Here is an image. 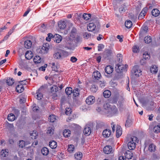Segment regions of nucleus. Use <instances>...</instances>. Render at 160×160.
<instances>
[{
	"mask_svg": "<svg viewBox=\"0 0 160 160\" xmlns=\"http://www.w3.org/2000/svg\"><path fill=\"white\" fill-rule=\"evenodd\" d=\"M138 140L137 137L133 136L130 139L128 144V147L130 150H132L136 147V143L138 142Z\"/></svg>",
	"mask_w": 160,
	"mask_h": 160,
	"instance_id": "1",
	"label": "nucleus"
},
{
	"mask_svg": "<svg viewBox=\"0 0 160 160\" xmlns=\"http://www.w3.org/2000/svg\"><path fill=\"white\" fill-rule=\"evenodd\" d=\"M49 48L48 43L44 44L42 47H39L37 49V52L40 54H45L47 53Z\"/></svg>",
	"mask_w": 160,
	"mask_h": 160,
	"instance_id": "2",
	"label": "nucleus"
},
{
	"mask_svg": "<svg viewBox=\"0 0 160 160\" xmlns=\"http://www.w3.org/2000/svg\"><path fill=\"white\" fill-rule=\"evenodd\" d=\"M75 39L74 37H70L67 40L66 43L69 49H72L74 48L75 44Z\"/></svg>",
	"mask_w": 160,
	"mask_h": 160,
	"instance_id": "3",
	"label": "nucleus"
},
{
	"mask_svg": "<svg viewBox=\"0 0 160 160\" xmlns=\"http://www.w3.org/2000/svg\"><path fill=\"white\" fill-rule=\"evenodd\" d=\"M107 107V109H105L106 112L112 115H114L118 113V108L115 106L110 107L109 105H106Z\"/></svg>",
	"mask_w": 160,
	"mask_h": 160,
	"instance_id": "4",
	"label": "nucleus"
},
{
	"mask_svg": "<svg viewBox=\"0 0 160 160\" xmlns=\"http://www.w3.org/2000/svg\"><path fill=\"white\" fill-rule=\"evenodd\" d=\"M141 72L138 65L134 66L131 71L132 74L136 77H139L141 75Z\"/></svg>",
	"mask_w": 160,
	"mask_h": 160,
	"instance_id": "5",
	"label": "nucleus"
},
{
	"mask_svg": "<svg viewBox=\"0 0 160 160\" xmlns=\"http://www.w3.org/2000/svg\"><path fill=\"white\" fill-rule=\"evenodd\" d=\"M54 58L56 59H61L63 58V51L58 50L55 52L53 55Z\"/></svg>",
	"mask_w": 160,
	"mask_h": 160,
	"instance_id": "6",
	"label": "nucleus"
},
{
	"mask_svg": "<svg viewBox=\"0 0 160 160\" xmlns=\"http://www.w3.org/2000/svg\"><path fill=\"white\" fill-rule=\"evenodd\" d=\"M118 100V106L120 111H122L124 108V106L125 102L124 99L122 97L120 96L119 97Z\"/></svg>",
	"mask_w": 160,
	"mask_h": 160,
	"instance_id": "7",
	"label": "nucleus"
},
{
	"mask_svg": "<svg viewBox=\"0 0 160 160\" xmlns=\"http://www.w3.org/2000/svg\"><path fill=\"white\" fill-rule=\"evenodd\" d=\"M116 72L118 73H120L123 71H125L126 68V66H124L121 63L117 64L115 67Z\"/></svg>",
	"mask_w": 160,
	"mask_h": 160,
	"instance_id": "8",
	"label": "nucleus"
},
{
	"mask_svg": "<svg viewBox=\"0 0 160 160\" xmlns=\"http://www.w3.org/2000/svg\"><path fill=\"white\" fill-rule=\"evenodd\" d=\"M95 101V97L92 96H90L88 97L86 100V102L88 105L93 104Z\"/></svg>",
	"mask_w": 160,
	"mask_h": 160,
	"instance_id": "9",
	"label": "nucleus"
},
{
	"mask_svg": "<svg viewBox=\"0 0 160 160\" xmlns=\"http://www.w3.org/2000/svg\"><path fill=\"white\" fill-rule=\"evenodd\" d=\"M105 58L110 56L113 54V51L112 49H106L103 52Z\"/></svg>",
	"mask_w": 160,
	"mask_h": 160,
	"instance_id": "10",
	"label": "nucleus"
},
{
	"mask_svg": "<svg viewBox=\"0 0 160 160\" xmlns=\"http://www.w3.org/2000/svg\"><path fill=\"white\" fill-rule=\"evenodd\" d=\"M42 89L41 88H39L38 90L36 92V98L38 100H41L42 97L43 95L42 93Z\"/></svg>",
	"mask_w": 160,
	"mask_h": 160,
	"instance_id": "11",
	"label": "nucleus"
},
{
	"mask_svg": "<svg viewBox=\"0 0 160 160\" xmlns=\"http://www.w3.org/2000/svg\"><path fill=\"white\" fill-rule=\"evenodd\" d=\"M111 132L108 129H106L104 130L102 132V135L104 137H109L111 135Z\"/></svg>",
	"mask_w": 160,
	"mask_h": 160,
	"instance_id": "12",
	"label": "nucleus"
},
{
	"mask_svg": "<svg viewBox=\"0 0 160 160\" xmlns=\"http://www.w3.org/2000/svg\"><path fill=\"white\" fill-rule=\"evenodd\" d=\"M87 28L88 31H92L95 30L96 28V26L93 23H90L88 24Z\"/></svg>",
	"mask_w": 160,
	"mask_h": 160,
	"instance_id": "13",
	"label": "nucleus"
},
{
	"mask_svg": "<svg viewBox=\"0 0 160 160\" xmlns=\"http://www.w3.org/2000/svg\"><path fill=\"white\" fill-rule=\"evenodd\" d=\"M112 148L110 146H106L103 149V151L105 154H108L111 152Z\"/></svg>",
	"mask_w": 160,
	"mask_h": 160,
	"instance_id": "14",
	"label": "nucleus"
},
{
	"mask_svg": "<svg viewBox=\"0 0 160 160\" xmlns=\"http://www.w3.org/2000/svg\"><path fill=\"white\" fill-rule=\"evenodd\" d=\"M122 128L119 126H117L116 131V136L117 138H119L122 135Z\"/></svg>",
	"mask_w": 160,
	"mask_h": 160,
	"instance_id": "15",
	"label": "nucleus"
},
{
	"mask_svg": "<svg viewBox=\"0 0 160 160\" xmlns=\"http://www.w3.org/2000/svg\"><path fill=\"white\" fill-rule=\"evenodd\" d=\"M124 154L126 158H127L128 159H131L133 157L132 153L131 151L129 150L126 151Z\"/></svg>",
	"mask_w": 160,
	"mask_h": 160,
	"instance_id": "16",
	"label": "nucleus"
},
{
	"mask_svg": "<svg viewBox=\"0 0 160 160\" xmlns=\"http://www.w3.org/2000/svg\"><path fill=\"white\" fill-rule=\"evenodd\" d=\"M33 57V54L31 51H28L26 52L25 54V57L27 59L29 60Z\"/></svg>",
	"mask_w": 160,
	"mask_h": 160,
	"instance_id": "17",
	"label": "nucleus"
},
{
	"mask_svg": "<svg viewBox=\"0 0 160 160\" xmlns=\"http://www.w3.org/2000/svg\"><path fill=\"white\" fill-rule=\"evenodd\" d=\"M105 70L106 73L110 74L113 72V68L111 66L108 65L106 67Z\"/></svg>",
	"mask_w": 160,
	"mask_h": 160,
	"instance_id": "18",
	"label": "nucleus"
},
{
	"mask_svg": "<svg viewBox=\"0 0 160 160\" xmlns=\"http://www.w3.org/2000/svg\"><path fill=\"white\" fill-rule=\"evenodd\" d=\"M83 132L85 135L88 136L91 133V129L90 127L86 126L83 130Z\"/></svg>",
	"mask_w": 160,
	"mask_h": 160,
	"instance_id": "19",
	"label": "nucleus"
},
{
	"mask_svg": "<svg viewBox=\"0 0 160 160\" xmlns=\"http://www.w3.org/2000/svg\"><path fill=\"white\" fill-rule=\"evenodd\" d=\"M32 45V42L29 40H27L24 42V46L26 48H29Z\"/></svg>",
	"mask_w": 160,
	"mask_h": 160,
	"instance_id": "20",
	"label": "nucleus"
},
{
	"mask_svg": "<svg viewBox=\"0 0 160 160\" xmlns=\"http://www.w3.org/2000/svg\"><path fill=\"white\" fill-rule=\"evenodd\" d=\"M53 38L54 41L58 43L60 42L62 40V37L58 34H56V36H54Z\"/></svg>",
	"mask_w": 160,
	"mask_h": 160,
	"instance_id": "21",
	"label": "nucleus"
},
{
	"mask_svg": "<svg viewBox=\"0 0 160 160\" xmlns=\"http://www.w3.org/2000/svg\"><path fill=\"white\" fill-rule=\"evenodd\" d=\"M59 27L61 29H64L66 26V24L64 21H60L58 23Z\"/></svg>",
	"mask_w": 160,
	"mask_h": 160,
	"instance_id": "22",
	"label": "nucleus"
},
{
	"mask_svg": "<svg viewBox=\"0 0 160 160\" xmlns=\"http://www.w3.org/2000/svg\"><path fill=\"white\" fill-rule=\"evenodd\" d=\"M8 152L7 149H2L0 152V156L1 157H5L8 155Z\"/></svg>",
	"mask_w": 160,
	"mask_h": 160,
	"instance_id": "23",
	"label": "nucleus"
},
{
	"mask_svg": "<svg viewBox=\"0 0 160 160\" xmlns=\"http://www.w3.org/2000/svg\"><path fill=\"white\" fill-rule=\"evenodd\" d=\"M54 132V127H49L47 128V133L48 135L51 136L53 134Z\"/></svg>",
	"mask_w": 160,
	"mask_h": 160,
	"instance_id": "24",
	"label": "nucleus"
},
{
	"mask_svg": "<svg viewBox=\"0 0 160 160\" xmlns=\"http://www.w3.org/2000/svg\"><path fill=\"white\" fill-rule=\"evenodd\" d=\"M24 89V87L21 84L18 85L16 88L17 92L19 93H21L23 92Z\"/></svg>",
	"mask_w": 160,
	"mask_h": 160,
	"instance_id": "25",
	"label": "nucleus"
},
{
	"mask_svg": "<svg viewBox=\"0 0 160 160\" xmlns=\"http://www.w3.org/2000/svg\"><path fill=\"white\" fill-rule=\"evenodd\" d=\"M49 145L50 147L52 149H54L57 146V142L55 141H52L50 142Z\"/></svg>",
	"mask_w": 160,
	"mask_h": 160,
	"instance_id": "26",
	"label": "nucleus"
},
{
	"mask_svg": "<svg viewBox=\"0 0 160 160\" xmlns=\"http://www.w3.org/2000/svg\"><path fill=\"white\" fill-rule=\"evenodd\" d=\"M158 71V68L157 66L155 65H152L150 68V71L151 73H156Z\"/></svg>",
	"mask_w": 160,
	"mask_h": 160,
	"instance_id": "27",
	"label": "nucleus"
},
{
	"mask_svg": "<svg viewBox=\"0 0 160 160\" xmlns=\"http://www.w3.org/2000/svg\"><path fill=\"white\" fill-rule=\"evenodd\" d=\"M63 134L65 137L68 138L70 136L71 131L68 129H65L63 131Z\"/></svg>",
	"mask_w": 160,
	"mask_h": 160,
	"instance_id": "28",
	"label": "nucleus"
},
{
	"mask_svg": "<svg viewBox=\"0 0 160 160\" xmlns=\"http://www.w3.org/2000/svg\"><path fill=\"white\" fill-rule=\"evenodd\" d=\"M30 136L32 139H36L38 136V133L36 131L34 130L30 133Z\"/></svg>",
	"mask_w": 160,
	"mask_h": 160,
	"instance_id": "29",
	"label": "nucleus"
},
{
	"mask_svg": "<svg viewBox=\"0 0 160 160\" xmlns=\"http://www.w3.org/2000/svg\"><path fill=\"white\" fill-rule=\"evenodd\" d=\"M51 67L52 69V70L56 71H58V69L59 68V65L58 64H56L54 62H52L51 63Z\"/></svg>",
	"mask_w": 160,
	"mask_h": 160,
	"instance_id": "30",
	"label": "nucleus"
},
{
	"mask_svg": "<svg viewBox=\"0 0 160 160\" xmlns=\"http://www.w3.org/2000/svg\"><path fill=\"white\" fill-rule=\"evenodd\" d=\"M152 16L156 17L159 15L160 12L158 9L156 8L154 9L152 11Z\"/></svg>",
	"mask_w": 160,
	"mask_h": 160,
	"instance_id": "31",
	"label": "nucleus"
},
{
	"mask_svg": "<svg viewBox=\"0 0 160 160\" xmlns=\"http://www.w3.org/2000/svg\"><path fill=\"white\" fill-rule=\"evenodd\" d=\"M41 153L44 156L47 155L49 152L48 149L46 147H43L41 150Z\"/></svg>",
	"mask_w": 160,
	"mask_h": 160,
	"instance_id": "32",
	"label": "nucleus"
},
{
	"mask_svg": "<svg viewBox=\"0 0 160 160\" xmlns=\"http://www.w3.org/2000/svg\"><path fill=\"white\" fill-rule=\"evenodd\" d=\"M74 157L77 160H80L82 158V154L81 152H78L74 155Z\"/></svg>",
	"mask_w": 160,
	"mask_h": 160,
	"instance_id": "33",
	"label": "nucleus"
},
{
	"mask_svg": "<svg viewBox=\"0 0 160 160\" xmlns=\"http://www.w3.org/2000/svg\"><path fill=\"white\" fill-rule=\"evenodd\" d=\"M93 76L95 79L98 80L100 78L101 76V74L98 71H96L93 72Z\"/></svg>",
	"mask_w": 160,
	"mask_h": 160,
	"instance_id": "34",
	"label": "nucleus"
},
{
	"mask_svg": "<svg viewBox=\"0 0 160 160\" xmlns=\"http://www.w3.org/2000/svg\"><path fill=\"white\" fill-rule=\"evenodd\" d=\"M153 130L156 133L160 132V124L155 125L153 128Z\"/></svg>",
	"mask_w": 160,
	"mask_h": 160,
	"instance_id": "35",
	"label": "nucleus"
},
{
	"mask_svg": "<svg viewBox=\"0 0 160 160\" xmlns=\"http://www.w3.org/2000/svg\"><path fill=\"white\" fill-rule=\"evenodd\" d=\"M125 25L127 28H130L132 26V22L130 20H127L125 22Z\"/></svg>",
	"mask_w": 160,
	"mask_h": 160,
	"instance_id": "36",
	"label": "nucleus"
},
{
	"mask_svg": "<svg viewBox=\"0 0 160 160\" xmlns=\"http://www.w3.org/2000/svg\"><path fill=\"white\" fill-rule=\"evenodd\" d=\"M104 97L105 98H108L111 95L110 91L108 90H105L103 92Z\"/></svg>",
	"mask_w": 160,
	"mask_h": 160,
	"instance_id": "37",
	"label": "nucleus"
},
{
	"mask_svg": "<svg viewBox=\"0 0 160 160\" xmlns=\"http://www.w3.org/2000/svg\"><path fill=\"white\" fill-rule=\"evenodd\" d=\"M75 148L74 145L70 144L68 145V151L69 153H72L74 151Z\"/></svg>",
	"mask_w": 160,
	"mask_h": 160,
	"instance_id": "38",
	"label": "nucleus"
},
{
	"mask_svg": "<svg viewBox=\"0 0 160 160\" xmlns=\"http://www.w3.org/2000/svg\"><path fill=\"white\" fill-rule=\"evenodd\" d=\"M156 146L153 144H150L148 147V150L151 152H154L155 150Z\"/></svg>",
	"mask_w": 160,
	"mask_h": 160,
	"instance_id": "39",
	"label": "nucleus"
},
{
	"mask_svg": "<svg viewBox=\"0 0 160 160\" xmlns=\"http://www.w3.org/2000/svg\"><path fill=\"white\" fill-rule=\"evenodd\" d=\"M7 84L9 86L12 85L14 82V80L12 78H8L6 80Z\"/></svg>",
	"mask_w": 160,
	"mask_h": 160,
	"instance_id": "40",
	"label": "nucleus"
},
{
	"mask_svg": "<svg viewBox=\"0 0 160 160\" xmlns=\"http://www.w3.org/2000/svg\"><path fill=\"white\" fill-rule=\"evenodd\" d=\"M33 61L36 63H39L41 61V59L39 56H36L34 57Z\"/></svg>",
	"mask_w": 160,
	"mask_h": 160,
	"instance_id": "41",
	"label": "nucleus"
},
{
	"mask_svg": "<svg viewBox=\"0 0 160 160\" xmlns=\"http://www.w3.org/2000/svg\"><path fill=\"white\" fill-rule=\"evenodd\" d=\"M8 119L9 121H13L15 119V116L13 114L10 113L8 115Z\"/></svg>",
	"mask_w": 160,
	"mask_h": 160,
	"instance_id": "42",
	"label": "nucleus"
},
{
	"mask_svg": "<svg viewBox=\"0 0 160 160\" xmlns=\"http://www.w3.org/2000/svg\"><path fill=\"white\" fill-rule=\"evenodd\" d=\"M145 42L147 43H149L152 41V38L150 36H148L144 38Z\"/></svg>",
	"mask_w": 160,
	"mask_h": 160,
	"instance_id": "43",
	"label": "nucleus"
},
{
	"mask_svg": "<svg viewBox=\"0 0 160 160\" xmlns=\"http://www.w3.org/2000/svg\"><path fill=\"white\" fill-rule=\"evenodd\" d=\"M127 9L126 6L124 4L121 5L119 8V11L121 13L122 12H124Z\"/></svg>",
	"mask_w": 160,
	"mask_h": 160,
	"instance_id": "44",
	"label": "nucleus"
},
{
	"mask_svg": "<svg viewBox=\"0 0 160 160\" xmlns=\"http://www.w3.org/2000/svg\"><path fill=\"white\" fill-rule=\"evenodd\" d=\"M90 14L84 13L82 16L83 18L86 20H88L91 18Z\"/></svg>",
	"mask_w": 160,
	"mask_h": 160,
	"instance_id": "45",
	"label": "nucleus"
},
{
	"mask_svg": "<svg viewBox=\"0 0 160 160\" xmlns=\"http://www.w3.org/2000/svg\"><path fill=\"white\" fill-rule=\"evenodd\" d=\"M72 92V88L71 87L67 88L65 89V92L68 95L71 94Z\"/></svg>",
	"mask_w": 160,
	"mask_h": 160,
	"instance_id": "46",
	"label": "nucleus"
},
{
	"mask_svg": "<svg viewBox=\"0 0 160 160\" xmlns=\"http://www.w3.org/2000/svg\"><path fill=\"white\" fill-rule=\"evenodd\" d=\"M79 91L78 89V88H75L73 89L72 93L73 94V95L75 97H77L78 96L79 94Z\"/></svg>",
	"mask_w": 160,
	"mask_h": 160,
	"instance_id": "47",
	"label": "nucleus"
},
{
	"mask_svg": "<svg viewBox=\"0 0 160 160\" xmlns=\"http://www.w3.org/2000/svg\"><path fill=\"white\" fill-rule=\"evenodd\" d=\"M132 121L130 119H128L126 121L125 124V126L127 127H130L132 125Z\"/></svg>",
	"mask_w": 160,
	"mask_h": 160,
	"instance_id": "48",
	"label": "nucleus"
},
{
	"mask_svg": "<svg viewBox=\"0 0 160 160\" xmlns=\"http://www.w3.org/2000/svg\"><path fill=\"white\" fill-rule=\"evenodd\" d=\"M117 60L118 62L121 63L122 62V56L121 54H118L117 56Z\"/></svg>",
	"mask_w": 160,
	"mask_h": 160,
	"instance_id": "49",
	"label": "nucleus"
},
{
	"mask_svg": "<svg viewBox=\"0 0 160 160\" xmlns=\"http://www.w3.org/2000/svg\"><path fill=\"white\" fill-rule=\"evenodd\" d=\"M76 32V29L75 28L73 27L71 32L70 36V37H72V36H73V37H74V36L75 35Z\"/></svg>",
	"mask_w": 160,
	"mask_h": 160,
	"instance_id": "50",
	"label": "nucleus"
},
{
	"mask_svg": "<svg viewBox=\"0 0 160 160\" xmlns=\"http://www.w3.org/2000/svg\"><path fill=\"white\" fill-rule=\"evenodd\" d=\"M55 115H50L49 118V121L51 122H54L55 120Z\"/></svg>",
	"mask_w": 160,
	"mask_h": 160,
	"instance_id": "51",
	"label": "nucleus"
},
{
	"mask_svg": "<svg viewBox=\"0 0 160 160\" xmlns=\"http://www.w3.org/2000/svg\"><path fill=\"white\" fill-rule=\"evenodd\" d=\"M149 55L147 52H145L143 54V59L145 60H146L147 59L149 58Z\"/></svg>",
	"mask_w": 160,
	"mask_h": 160,
	"instance_id": "52",
	"label": "nucleus"
},
{
	"mask_svg": "<svg viewBox=\"0 0 160 160\" xmlns=\"http://www.w3.org/2000/svg\"><path fill=\"white\" fill-rule=\"evenodd\" d=\"M83 36L85 39H88L91 37V34L88 32H85L83 33Z\"/></svg>",
	"mask_w": 160,
	"mask_h": 160,
	"instance_id": "53",
	"label": "nucleus"
},
{
	"mask_svg": "<svg viewBox=\"0 0 160 160\" xmlns=\"http://www.w3.org/2000/svg\"><path fill=\"white\" fill-rule=\"evenodd\" d=\"M26 145L25 142L23 140H20L19 143V146L20 147L23 148Z\"/></svg>",
	"mask_w": 160,
	"mask_h": 160,
	"instance_id": "54",
	"label": "nucleus"
},
{
	"mask_svg": "<svg viewBox=\"0 0 160 160\" xmlns=\"http://www.w3.org/2000/svg\"><path fill=\"white\" fill-rule=\"evenodd\" d=\"M72 112V110L70 108H66L65 113L66 115H70L71 113Z\"/></svg>",
	"mask_w": 160,
	"mask_h": 160,
	"instance_id": "55",
	"label": "nucleus"
},
{
	"mask_svg": "<svg viewBox=\"0 0 160 160\" xmlns=\"http://www.w3.org/2000/svg\"><path fill=\"white\" fill-rule=\"evenodd\" d=\"M104 48V45L102 44H99L98 46V50L99 51H101Z\"/></svg>",
	"mask_w": 160,
	"mask_h": 160,
	"instance_id": "56",
	"label": "nucleus"
},
{
	"mask_svg": "<svg viewBox=\"0 0 160 160\" xmlns=\"http://www.w3.org/2000/svg\"><path fill=\"white\" fill-rule=\"evenodd\" d=\"M138 51V47L137 46H134L132 48V51L134 53H137Z\"/></svg>",
	"mask_w": 160,
	"mask_h": 160,
	"instance_id": "57",
	"label": "nucleus"
},
{
	"mask_svg": "<svg viewBox=\"0 0 160 160\" xmlns=\"http://www.w3.org/2000/svg\"><path fill=\"white\" fill-rule=\"evenodd\" d=\"M99 84L101 87H103L105 86L106 82L104 81H100L99 82Z\"/></svg>",
	"mask_w": 160,
	"mask_h": 160,
	"instance_id": "58",
	"label": "nucleus"
},
{
	"mask_svg": "<svg viewBox=\"0 0 160 160\" xmlns=\"http://www.w3.org/2000/svg\"><path fill=\"white\" fill-rule=\"evenodd\" d=\"M148 8L145 7L141 11V12H142V13H143V14H144L145 16L148 11Z\"/></svg>",
	"mask_w": 160,
	"mask_h": 160,
	"instance_id": "59",
	"label": "nucleus"
},
{
	"mask_svg": "<svg viewBox=\"0 0 160 160\" xmlns=\"http://www.w3.org/2000/svg\"><path fill=\"white\" fill-rule=\"evenodd\" d=\"M91 90L94 92H95L97 90L96 86L94 85H93L92 86V87L91 88Z\"/></svg>",
	"mask_w": 160,
	"mask_h": 160,
	"instance_id": "60",
	"label": "nucleus"
},
{
	"mask_svg": "<svg viewBox=\"0 0 160 160\" xmlns=\"http://www.w3.org/2000/svg\"><path fill=\"white\" fill-rule=\"evenodd\" d=\"M19 83L21 85H26L28 83V82L26 80L21 81L19 82Z\"/></svg>",
	"mask_w": 160,
	"mask_h": 160,
	"instance_id": "61",
	"label": "nucleus"
},
{
	"mask_svg": "<svg viewBox=\"0 0 160 160\" xmlns=\"http://www.w3.org/2000/svg\"><path fill=\"white\" fill-rule=\"evenodd\" d=\"M26 98L25 97H22L20 100L19 102L21 103H23L26 102Z\"/></svg>",
	"mask_w": 160,
	"mask_h": 160,
	"instance_id": "62",
	"label": "nucleus"
},
{
	"mask_svg": "<svg viewBox=\"0 0 160 160\" xmlns=\"http://www.w3.org/2000/svg\"><path fill=\"white\" fill-rule=\"evenodd\" d=\"M77 58L74 57H72L71 58L70 60L72 62H75L77 61Z\"/></svg>",
	"mask_w": 160,
	"mask_h": 160,
	"instance_id": "63",
	"label": "nucleus"
},
{
	"mask_svg": "<svg viewBox=\"0 0 160 160\" xmlns=\"http://www.w3.org/2000/svg\"><path fill=\"white\" fill-rule=\"evenodd\" d=\"M142 32H143L146 33L148 32V28L147 26H145L142 29Z\"/></svg>",
	"mask_w": 160,
	"mask_h": 160,
	"instance_id": "64",
	"label": "nucleus"
}]
</instances>
